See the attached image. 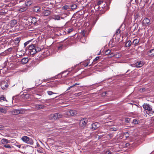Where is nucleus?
I'll use <instances>...</instances> for the list:
<instances>
[{
    "label": "nucleus",
    "instance_id": "nucleus-33",
    "mask_svg": "<svg viewBox=\"0 0 154 154\" xmlns=\"http://www.w3.org/2000/svg\"><path fill=\"white\" fill-rule=\"evenodd\" d=\"M47 93L49 95H51L53 94H57V93H54L51 91H48Z\"/></svg>",
    "mask_w": 154,
    "mask_h": 154
},
{
    "label": "nucleus",
    "instance_id": "nucleus-49",
    "mask_svg": "<svg viewBox=\"0 0 154 154\" xmlns=\"http://www.w3.org/2000/svg\"><path fill=\"white\" fill-rule=\"evenodd\" d=\"M106 92H104L103 93H102V95L103 96H105L106 95Z\"/></svg>",
    "mask_w": 154,
    "mask_h": 154
},
{
    "label": "nucleus",
    "instance_id": "nucleus-62",
    "mask_svg": "<svg viewBox=\"0 0 154 154\" xmlns=\"http://www.w3.org/2000/svg\"><path fill=\"white\" fill-rule=\"evenodd\" d=\"M57 97H57H55V98H55Z\"/></svg>",
    "mask_w": 154,
    "mask_h": 154
},
{
    "label": "nucleus",
    "instance_id": "nucleus-15",
    "mask_svg": "<svg viewBox=\"0 0 154 154\" xmlns=\"http://www.w3.org/2000/svg\"><path fill=\"white\" fill-rule=\"evenodd\" d=\"M23 111H20L18 109H15L13 111V112L14 115H17L20 114H22L23 113Z\"/></svg>",
    "mask_w": 154,
    "mask_h": 154
},
{
    "label": "nucleus",
    "instance_id": "nucleus-16",
    "mask_svg": "<svg viewBox=\"0 0 154 154\" xmlns=\"http://www.w3.org/2000/svg\"><path fill=\"white\" fill-rule=\"evenodd\" d=\"M17 23V21L16 20H13L11 22L10 25L11 27H13Z\"/></svg>",
    "mask_w": 154,
    "mask_h": 154
},
{
    "label": "nucleus",
    "instance_id": "nucleus-31",
    "mask_svg": "<svg viewBox=\"0 0 154 154\" xmlns=\"http://www.w3.org/2000/svg\"><path fill=\"white\" fill-rule=\"evenodd\" d=\"M4 146L5 148H8V149H11L12 147H13L12 146H11L9 144H5L4 145Z\"/></svg>",
    "mask_w": 154,
    "mask_h": 154
},
{
    "label": "nucleus",
    "instance_id": "nucleus-40",
    "mask_svg": "<svg viewBox=\"0 0 154 154\" xmlns=\"http://www.w3.org/2000/svg\"><path fill=\"white\" fill-rule=\"evenodd\" d=\"M30 42V41H28L24 43V47H25Z\"/></svg>",
    "mask_w": 154,
    "mask_h": 154
},
{
    "label": "nucleus",
    "instance_id": "nucleus-51",
    "mask_svg": "<svg viewBox=\"0 0 154 154\" xmlns=\"http://www.w3.org/2000/svg\"><path fill=\"white\" fill-rule=\"evenodd\" d=\"M79 85V84H78L77 83H75V84H74L73 85H72V86H73V87L74 86H75V85Z\"/></svg>",
    "mask_w": 154,
    "mask_h": 154
},
{
    "label": "nucleus",
    "instance_id": "nucleus-14",
    "mask_svg": "<svg viewBox=\"0 0 154 154\" xmlns=\"http://www.w3.org/2000/svg\"><path fill=\"white\" fill-rule=\"evenodd\" d=\"M1 86L2 89H5L7 88L8 85L6 82H4L1 84Z\"/></svg>",
    "mask_w": 154,
    "mask_h": 154
},
{
    "label": "nucleus",
    "instance_id": "nucleus-28",
    "mask_svg": "<svg viewBox=\"0 0 154 154\" xmlns=\"http://www.w3.org/2000/svg\"><path fill=\"white\" fill-rule=\"evenodd\" d=\"M21 39V38L20 37L17 38H16L15 39V41H14L15 43L17 44L18 43H19V42L20 41Z\"/></svg>",
    "mask_w": 154,
    "mask_h": 154
},
{
    "label": "nucleus",
    "instance_id": "nucleus-10",
    "mask_svg": "<svg viewBox=\"0 0 154 154\" xmlns=\"http://www.w3.org/2000/svg\"><path fill=\"white\" fill-rule=\"evenodd\" d=\"M104 54L105 55H109V57H112L114 56V54L113 52H111V51L110 50L108 49L106 51Z\"/></svg>",
    "mask_w": 154,
    "mask_h": 154
},
{
    "label": "nucleus",
    "instance_id": "nucleus-30",
    "mask_svg": "<svg viewBox=\"0 0 154 154\" xmlns=\"http://www.w3.org/2000/svg\"><path fill=\"white\" fill-rule=\"evenodd\" d=\"M139 42V41L138 39H134L133 42L132 44L134 45H136L138 44Z\"/></svg>",
    "mask_w": 154,
    "mask_h": 154
},
{
    "label": "nucleus",
    "instance_id": "nucleus-13",
    "mask_svg": "<svg viewBox=\"0 0 154 154\" xmlns=\"http://www.w3.org/2000/svg\"><path fill=\"white\" fill-rule=\"evenodd\" d=\"M29 61L28 58L27 57H24L21 60V62L22 64H24L28 63Z\"/></svg>",
    "mask_w": 154,
    "mask_h": 154
},
{
    "label": "nucleus",
    "instance_id": "nucleus-17",
    "mask_svg": "<svg viewBox=\"0 0 154 154\" xmlns=\"http://www.w3.org/2000/svg\"><path fill=\"white\" fill-rule=\"evenodd\" d=\"M13 48H12L11 47L9 48H8L7 50H6L4 52V53L5 54H10L11 51H12Z\"/></svg>",
    "mask_w": 154,
    "mask_h": 154
},
{
    "label": "nucleus",
    "instance_id": "nucleus-60",
    "mask_svg": "<svg viewBox=\"0 0 154 154\" xmlns=\"http://www.w3.org/2000/svg\"><path fill=\"white\" fill-rule=\"evenodd\" d=\"M101 6H103V4H102L100 6V8H101Z\"/></svg>",
    "mask_w": 154,
    "mask_h": 154
},
{
    "label": "nucleus",
    "instance_id": "nucleus-21",
    "mask_svg": "<svg viewBox=\"0 0 154 154\" xmlns=\"http://www.w3.org/2000/svg\"><path fill=\"white\" fill-rule=\"evenodd\" d=\"M35 107L37 109H40L44 108V106L42 105L36 104L35 105Z\"/></svg>",
    "mask_w": 154,
    "mask_h": 154
},
{
    "label": "nucleus",
    "instance_id": "nucleus-55",
    "mask_svg": "<svg viewBox=\"0 0 154 154\" xmlns=\"http://www.w3.org/2000/svg\"><path fill=\"white\" fill-rule=\"evenodd\" d=\"M28 97V95H27V94H26L25 95V97L26 98H27Z\"/></svg>",
    "mask_w": 154,
    "mask_h": 154
},
{
    "label": "nucleus",
    "instance_id": "nucleus-52",
    "mask_svg": "<svg viewBox=\"0 0 154 154\" xmlns=\"http://www.w3.org/2000/svg\"><path fill=\"white\" fill-rule=\"evenodd\" d=\"M16 146L17 147H18L19 148H20V147H21V146L20 145H16Z\"/></svg>",
    "mask_w": 154,
    "mask_h": 154
},
{
    "label": "nucleus",
    "instance_id": "nucleus-2",
    "mask_svg": "<svg viewBox=\"0 0 154 154\" xmlns=\"http://www.w3.org/2000/svg\"><path fill=\"white\" fill-rule=\"evenodd\" d=\"M29 52L30 54L33 55L36 53L41 51V49L38 46H35L34 45H29L28 47Z\"/></svg>",
    "mask_w": 154,
    "mask_h": 154
},
{
    "label": "nucleus",
    "instance_id": "nucleus-35",
    "mask_svg": "<svg viewBox=\"0 0 154 154\" xmlns=\"http://www.w3.org/2000/svg\"><path fill=\"white\" fill-rule=\"evenodd\" d=\"M69 8V7L68 5H66L63 7L62 9L63 10H66L68 9Z\"/></svg>",
    "mask_w": 154,
    "mask_h": 154
},
{
    "label": "nucleus",
    "instance_id": "nucleus-23",
    "mask_svg": "<svg viewBox=\"0 0 154 154\" xmlns=\"http://www.w3.org/2000/svg\"><path fill=\"white\" fill-rule=\"evenodd\" d=\"M132 43L131 41L129 40L125 43V47H130Z\"/></svg>",
    "mask_w": 154,
    "mask_h": 154
},
{
    "label": "nucleus",
    "instance_id": "nucleus-37",
    "mask_svg": "<svg viewBox=\"0 0 154 154\" xmlns=\"http://www.w3.org/2000/svg\"><path fill=\"white\" fill-rule=\"evenodd\" d=\"M71 7L72 9H76L77 8L76 5L75 4L72 5Z\"/></svg>",
    "mask_w": 154,
    "mask_h": 154
},
{
    "label": "nucleus",
    "instance_id": "nucleus-63",
    "mask_svg": "<svg viewBox=\"0 0 154 154\" xmlns=\"http://www.w3.org/2000/svg\"><path fill=\"white\" fill-rule=\"evenodd\" d=\"M21 2V1H19V2Z\"/></svg>",
    "mask_w": 154,
    "mask_h": 154
},
{
    "label": "nucleus",
    "instance_id": "nucleus-25",
    "mask_svg": "<svg viewBox=\"0 0 154 154\" xmlns=\"http://www.w3.org/2000/svg\"><path fill=\"white\" fill-rule=\"evenodd\" d=\"M32 3V1L29 0L25 3V5L27 7L29 6Z\"/></svg>",
    "mask_w": 154,
    "mask_h": 154
},
{
    "label": "nucleus",
    "instance_id": "nucleus-64",
    "mask_svg": "<svg viewBox=\"0 0 154 154\" xmlns=\"http://www.w3.org/2000/svg\"><path fill=\"white\" fill-rule=\"evenodd\" d=\"M33 88H30V89H32Z\"/></svg>",
    "mask_w": 154,
    "mask_h": 154
},
{
    "label": "nucleus",
    "instance_id": "nucleus-34",
    "mask_svg": "<svg viewBox=\"0 0 154 154\" xmlns=\"http://www.w3.org/2000/svg\"><path fill=\"white\" fill-rule=\"evenodd\" d=\"M2 101H7V100H6V98L5 97H4L3 96H2L0 97V101L2 102Z\"/></svg>",
    "mask_w": 154,
    "mask_h": 154
},
{
    "label": "nucleus",
    "instance_id": "nucleus-22",
    "mask_svg": "<svg viewBox=\"0 0 154 154\" xmlns=\"http://www.w3.org/2000/svg\"><path fill=\"white\" fill-rule=\"evenodd\" d=\"M1 143L2 144H5L6 143H9V142L7 139L3 138L1 140Z\"/></svg>",
    "mask_w": 154,
    "mask_h": 154
},
{
    "label": "nucleus",
    "instance_id": "nucleus-53",
    "mask_svg": "<svg viewBox=\"0 0 154 154\" xmlns=\"http://www.w3.org/2000/svg\"><path fill=\"white\" fill-rule=\"evenodd\" d=\"M125 145L126 146H128L129 145V143H127L125 144Z\"/></svg>",
    "mask_w": 154,
    "mask_h": 154
},
{
    "label": "nucleus",
    "instance_id": "nucleus-24",
    "mask_svg": "<svg viewBox=\"0 0 154 154\" xmlns=\"http://www.w3.org/2000/svg\"><path fill=\"white\" fill-rule=\"evenodd\" d=\"M33 10L34 12H38L40 11V8L38 7H35L33 8Z\"/></svg>",
    "mask_w": 154,
    "mask_h": 154
},
{
    "label": "nucleus",
    "instance_id": "nucleus-1",
    "mask_svg": "<svg viewBox=\"0 0 154 154\" xmlns=\"http://www.w3.org/2000/svg\"><path fill=\"white\" fill-rule=\"evenodd\" d=\"M143 107L144 109V112L149 116H151L154 113V111L153 110L152 106L148 103H144L143 105Z\"/></svg>",
    "mask_w": 154,
    "mask_h": 154
},
{
    "label": "nucleus",
    "instance_id": "nucleus-6",
    "mask_svg": "<svg viewBox=\"0 0 154 154\" xmlns=\"http://www.w3.org/2000/svg\"><path fill=\"white\" fill-rule=\"evenodd\" d=\"M88 122V120L86 118H84L80 120L79 125L83 128L85 127Z\"/></svg>",
    "mask_w": 154,
    "mask_h": 154
},
{
    "label": "nucleus",
    "instance_id": "nucleus-7",
    "mask_svg": "<svg viewBox=\"0 0 154 154\" xmlns=\"http://www.w3.org/2000/svg\"><path fill=\"white\" fill-rule=\"evenodd\" d=\"M77 114L76 111L74 110H68L66 112V114L68 116H73L76 115Z\"/></svg>",
    "mask_w": 154,
    "mask_h": 154
},
{
    "label": "nucleus",
    "instance_id": "nucleus-11",
    "mask_svg": "<svg viewBox=\"0 0 154 154\" xmlns=\"http://www.w3.org/2000/svg\"><path fill=\"white\" fill-rule=\"evenodd\" d=\"M51 13V11L49 10H44L42 12V14L45 16H48L50 15Z\"/></svg>",
    "mask_w": 154,
    "mask_h": 154
},
{
    "label": "nucleus",
    "instance_id": "nucleus-32",
    "mask_svg": "<svg viewBox=\"0 0 154 154\" xmlns=\"http://www.w3.org/2000/svg\"><path fill=\"white\" fill-rule=\"evenodd\" d=\"M119 129V128L118 127H116V128L112 127V128H111L110 129V131H116L118 130Z\"/></svg>",
    "mask_w": 154,
    "mask_h": 154
},
{
    "label": "nucleus",
    "instance_id": "nucleus-29",
    "mask_svg": "<svg viewBox=\"0 0 154 154\" xmlns=\"http://www.w3.org/2000/svg\"><path fill=\"white\" fill-rule=\"evenodd\" d=\"M122 56V54L121 53H118L115 54H114V56H115V57L116 58H118Z\"/></svg>",
    "mask_w": 154,
    "mask_h": 154
},
{
    "label": "nucleus",
    "instance_id": "nucleus-12",
    "mask_svg": "<svg viewBox=\"0 0 154 154\" xmlns=\"http://www.w3.org/2000/svg\"><path fill=\"white\" fill-rule=\"evenodd\" d=\"M57 113L52 114L50 115V118L54 120H56L57 119Z\"/></svg>",
    "mask_w": 154,
    "mask_h": 154
},
{
    "label": "nucleus",
    "instance_id": "nucleus-5",
    "mask_svg": "<svg viewBox=\"0 0 154 154\" xmlns=\"http://www.w3.org/2000/svg\"><path fill=\"white\" fill-rule=\"evenodd\" d=\"M102 4H103V6H101V8L103 9L106 7V3L103 1L100 0L98 1L96 5L94 7L95 9L97 10H100V6Z\"/></svg>",
    "mask_w": 154,
    "mask_h": 154
},
{
    "label": "nucleus",
    "instance_id": "nucleus-27",
    "mask_svg": "<svg viewBox=\"0 0 154 154\" xmlns=\"http://www.w3.org/2000/svg\"><path fill=\"white\" fill-rule=\"evenodd\" d=\"M27 9V7H25L20 8L19 9V11L20 12H22L26 10Z\"/></svg>",
    "mask_w": 154,
    "mask_h": 154
},
{
    "label": "nucleus",
    "instance_id": "nucleus-61",
    "mask_svg": "<svg viewBox=\"0 0 154 154\" xmlns=\"http://www.w3.org/2000/svg\"><path fill=\"white\" fill-rule=\"evenodd\" d=\"M129 71H130V70H128L127 71V72H129Z\"/></svg>",
    "mask_w": 154,
    "mask_h": 154
},
{
    "label": "nucleus",
    "instance_id": "nucleus-8",
    "mask_svg": "<svg viewBox=\"0 0 154 154\" xmlns=\"http://www.w3.org/2000/svg\"><path fill=\"white\" fill-rule=\"evenodd\" d=\"M100 126V124L98 123L95 122L91 125V129L94 131L96 129L98 128Z\"/></svg>",
    "mask_w": 154,
    "mask_h": 154
},
{
    "label": "nucleus",
    "instance_id": "nucleus-43",
    "mask_svg": "<svg viewBox=\"0 0 154 154\" xmlns=\"http://www.w3.org/2000/svg\"><path fill=\"white\" fill-rule=\"evenodd\" d=\"M81 33L84 36H86L85 31V30H83L81 32Z\"/></svg>",
    "mask_w": 154,
    "mask_h": 154
},
{
    "label": "nucleus",
    "instance_id": "nucleus-9",
    "mask_svg": "<svg viewBox=\"0 0 154 154\" xmlns=\"http://www.w3.org/2000/svg\"><path fill=\"white\" fill-rule=\"evenodd\" d=\"M143 23L145 26H149L151 24L150 20L147 18H145L143 21Z\"/></svg>",
    "mask_w": 154,
    "mask_h": 154
},
{
    "label": "nucleus",
    "instance_id": "nucleus-4",
    "mask_svg": "<svg viewBox=\"0 0 154 154\" xmlns=\"http://www.w3.org/2000/svg\"><path fill=\"white\" fill-rule=\"evenodd\" d=\"M22 140L24 142L31 145H32L33 144V141L32 139L27 136H23L21 138Z\"/></svg>",
    "mask_w": 154,
    "mask_h": 154
},
{
    "label": "nucleus",
    "instance_id": "nucleus-48",
    "mask_svg": "<svg viewBox=\"0 0 154 154\" xmlns=\"http://www.w3.org/2000/svg\"><path fill=\"white\" fill-rule=\"evenodd\" d=\"M108 136H109L110 139L112 138L113 137L112 134H109L107 135Z\"/></svg>",
    "mask_w": 154,
    "mask_h": 154
},
{
    "label": "nucleus",
    "instance_id": "nucleus-20",
    "mask_svg": "<svg viewBox=\"0 0 154 154\" xmlns=\"http://www.w3.org/2000/svg\"><path fill=\"white\" fill-rule=\"evenodd\" d=\"M149 56L150 57L154 56V49L150 50L149 51Z\"/></svg>",
    "mask_w": 154,
    "mask_h": 154
},
{
    "label": "nucleus",
    "instance_id": "nucleus-47",
    "mask_svg": "<svg viewBox=\"0 0 154 154\" xmlns=\"http://www.w3.org/2000/svg\"><path fill=\"white\" fill-rule=\"evenodd\" d=\"M138 121L136 119H134L133 120V123L134 124H137L138 123Z\"/></svg>",
    "mask_w": 154,
    "mask_h": 154
},
{
    "label": "nucleus",
    "instance_id": "nucleus-59",
    "mask_svg": "<svg viewBox=\"0 0 154 154\" xmlns=\"http://www.w3.org/2000/svg\"><path fill=\"white\" fill-rule=\"evenodd\" d=\"M129 136V134L128 135H128H127V136H126V137H128Z\"/></svg>",
    "mask_w": 154,
    "mask_h": 154
},
{
    "label": "nucleus",
    "instance_id": "nucleus-19",
    "mask_svg": "<svg viewBox=\"0 0 154 154\" xmlns=\"http://www.w3.org/2000/svg\"><path fill=\"white\" fill-rule=\"evenodd\" d=\"M53 18L55 20H60V17L59 15H55L53 16Z\"/></svg>",
    "mask_w": 154,
    "mask_h": 154
},
{
    "label": "nucleus",
    "instance_id": "nucleus-39",
    "mask_svg": "<svg viewBox=\"0 0 154 154\" xmlns=\"http://www.w3.org/2000/svg\"><path fill=\"white\" fill-rule=\"evenodd\" d=\"M82 92H80L78 93L75 94V96H79L81 95H82Z\"/></svg>",
    "mask_w": 154,
    "mask_h": 154
},
{
    "label": "nucleus",
    "instance_id": "nucleus-45",
    "mask_svg": "<svg viewBox=\"0 0 154 154\" xmlns=\"http://www.w3.org/2000/svg\"><path fill=\"white\" fill-rule=\"evenodd\" d=\"M131 119L129 118H127L125 119V121L126 122H129Z\"/></svg>",
    "mask_w": 154,
    "mask_h": 154
},
{
    "label": "nucleus",
    "instance_id": "nucleus-41",
    "mask_svg": "<svg viewBox=\"0 0 154 154\" xmlns=\"http://www.w3.org/2000/svg\"><path fill=\"white\" fill-rule=\"evenodd\" d=\"M63 48V45H61L60 46L58 47V48L59 50H61Z\"/></svg>",
    "mask_w": 154,
    "mask_h": 154
},
{
    "label": "nucleus",
    "instance_id": "nucleus-46",
    "mask_svg": "<svg viewBox=\"0 0 154 154\" xmlns=\"http://www.w3.org/2000/svg\"><path fill=\"white\" fill-rule=\"evenodd\" d=\"M100 58V57H97L93 60V62L96 61Z\"/></svg>",
    "mask_w": 154,
    "mask_h": 154
},
{
    "label": "nucleus",
    "instance_id": "nucleus-50",
    "mask_svg": "<svg viewBox=\"0 0 154 154\" xmlns=\"http://www.w3.org/2000/svg\"><path fill=\"white\" fill-rule=\"evenodd\" d=\"M73 87V86H70L68 88L67 90L68 91V90H69L71 88H72Z\"/></svg>",
    "mask_w": 154,
    "mask_h": 154
},
{
    "label": "nucleus",
    "instance_id": "nucleus-58",
    "mask_svg": "<svg viewBox=\"0 0 154 154\" xmlns=\"http://www.w3.org/2000/svg\"><path fill=\"white\" fill-rule=\"evenodd\" d=\"M37 145H38V146H39V145L38 143H37Z\"/></svg>",
    "mask_w": 154,
    "mask_h": 154
},
{
    "label": "nucleus",
    "instance_id": "nucleus-26",
    "mask_svg": "<svg viewBox=\"0 0 154 154\" xmlns=\"http://www.w3.org/2000/svg\"><path fill=\"white\" fill-rule=\"evenodd\" d=\"M7 112L6 109L5 108H0V112L2 113H6Z\"/></svg>",
    "mask_w": 154,
    "mask_h": 154
},
{
    "label": "nucleus",
    "instance_id": "nucleus-54",
    "mask_svg": "<svg viewBox=\"0 0 154 154\" xmlns=\"http://www.w3.org/2000/svg\"><path fill=\"white\" fill-rule=\"evenodd\" d=\"M3 127L2 125H0V130H2V129Z\"/></svg>",
    "mask_w": 154,
    "mask_h": 154
},
{
    "label": "nucleus",
    "instance_id": "nucleus-57",
    "mask_svg": "<svg viewBox=\"0 0 154 154\" xmlns=\"http://www.w3.org/2000/svg\"><path fill=\"white\" fill-rule=\"evenodd\" d=\"M149 0H145L146 2L147 3Z\"/></svg>",
    "mask_w": 154,
    "mask_h": 154
},
{
    "label": "nucleus",
    "instance_id": "nucleus-42",
    "mask_svg": "<svg viewBox=\"0 0 154 154\" xmlns=\"http://www.w3.org/2000/svg\"><path fill=\"white\" fill-rule=\"evenodd\" d=\"M68 30L67 31V32L68 34H69L73 30V28H71L70 29H68Z\"/></svg>",
    "mask_w": 154,
    "mask_h": 154
},
{
    "label": "nucleus",
    "instance_id": "nucleus-56",
    "mask_svg": "<svg viewBox=\"0 0 154 154\" xmlns=\"http://www.w3.org/2000/svg\"><path fill=\"white\" fill-rule=\"evenodd\" d=\"M128 134V135L129 134L128 133V132H127L124 133L125 134Z\"/></svg>",
    "mask_w": 154,
    "mask_h": 154
},
{
    "label": "nucleus",
    "instance_id": "nucleus-38",
    "mask_svg": "<svg viewBox=\"0 0 154 154\" xmlns=\"http://www.w3.org/2000/svg\"><path fill=\"white\" fill-rule=\"evenodd\" d=\"M120 32H121V30L119 29H117V30L116 31V35H118L120 33Z\"/></svg>",
    "mask_w": 154,
    "mask_h": 154
},
{
    "label": "nucleus",
    "instance_id": "nucleus-18",
    "mask_svg": "<svg viewBox=\"0 0 154 154\" xmlns=\"http://www.w3.org/2000/svg\"><path fill=\"white\" fill-rule=\"evenodd\" d=\"M143 65V62L140 61L139 62H137L136 63V67L139 68L141 67Z\"/></svg>",
    "mask_w": 154,
    "mask_h": 154
},
{
    "label": "nucleus",
    "instance_id": "nucleus-3",
    "mask_svg": "<svg viewBox=\"0 0 154 154\" xmlns=\"http://www.w3.org/2000/svg\"><path fill=\"white\" fill-rule=\"evenodd\" d=\"M27 20H28L29 25H31L32 23H33L34 25H35L38 24V22L40 21V20L37 17H34L29 18L27 19Z\"/></svg>",
    "mask_w": 154,
    "mask_h": 154
},
{
    "label": "nucleus",
    "instance_id": "nucleus-44",
    "mask_svg": "<svg viewBox=\"0 0 154 154\" xmlns=\"http://www.w3.org/2000/svg\"><path fill=\"white\" fill-rule=\"evenodd\" d=\"M113 152H111L110 150H108L106 152L105 154H113Z\"/></svg>",
    "mask_w": 154,
    "mask_h": 154
},
{
    "label": "nucleus",
    "instance_id": "nucleus-36",
    "mask_svg": "<svg viewBox=\"0 0 154 154\" xmlns=\"http://www.w3.org/2000/svg\"><path fill=\"white\" fill-rule=\"evenodd\" d=\"M57 119L61 118L63 117V115L61 113H57Z\"/></svg>",
    "mask_w": 154,
    "mask_h": 154
}]
</instances>
